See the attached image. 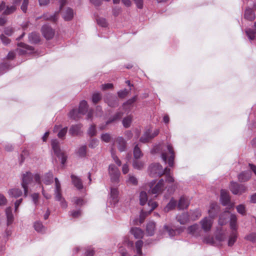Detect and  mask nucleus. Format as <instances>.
<instances>
[{
    "mask_svg": "<svg viewBox=\"0 0 256 256\" xmlns=\"http://www.w3.org/2000/svg\"><path fill=\"white\" fill-rule=\"evenodd\" d=\"M218 208L216 203H212L210 205V208L208 210L210 217H205L200 222L202 229L205 232H209L212 226V218L216 215Z\"/></svg>",
    "mask_w": 256,
    "mask_h": 256,
    "instance_id": "f257e3e1",
    "label": "nucleus"
},
{
    "mask_svg": "<svg viewBox=\"0 0 256 256\" xmlns=\"http://www.w3.org/2000/svg\"><path fill=\"white\" fill-rule=\"evenodd\" d=\"M34 178L36 182H40V176L38 174L33 176L30 172H26L23 174L22 186L24 190L25 196H26L28 194V186L32 184Z\"/></svg>",
    "mask_w": 256,
    "mask_h": 256,
    "instance_id": "f03ea898",
    "label": "nucleus"
},
{
    "mask_svg": "<svg viewBox=\"0 0 256 256\" xmlns=\"http://www.w3.org/2000/svg\"><path fill=\"white\" fill-rule=\"evenodd\" d=\"M161 156L164 162H166L168 159V164L172 167L174 164V152L171 144L167 143L166 148H162Z\"/></svg>",
    "mask_w": 256,
    "mask_h": 256,
    "instance_id": "7ed1b4c3",
    "label": "nucleus"
},
{
    "mask_svg": "<svg viewBox=\"0 0 256 256\" xmlns=\"http://www.w3.org/2000/svg\"><path fill=\"white\" fill-rule=\"evenodd\" d=\"M55 190L54 196L56 200L60 202V204L62 208H66L68 206L67 203L62 196L61 186L58 178H55Z\"/></svg>",
    "mask_w": 256,
    "mask_h": 256,
    "instance_id": "20e7f679",
    "label": "nucleus"
},
{
    "mask_svg": "<svg viewBox=\"0 0 256 256\" xmlns=\"http://www.w3.org/2000/svg\"><path fill=\"white\" fill-rule=\"evenodd\" d=\"M149 170L150 174L152 176H154L155 175L160 176L164 174V173H167L168 170V172H170V169L167 168L163 170L162 166L159 164H151L149 167Z\"/></svg>",
    "mask_w": 256,
    "mask_h": 256,
    "instance_id": "39448f33",
    "label": "nucleus"
},
{
    "mask_svg": "<svg viewBox=\"0 0 256 256\" xmlns=\"http://www.w3.org/2000/svg\"><path fill=\"white\" fill-rule=\"evenodd\" d=\"M52 146L55 154L61 160L62 164H64L66 160L64 154L61 150L58 142L56 140H52Z\"/></svg>",
    "mask_w": 256,
    "mask_h": 256,
    "instance_id": "423d86ee",
    "label": "nucleus"
},
{
    "mask_svg": "<svg viewBox=\"0 0 256 256\" xmlns=\"http://www.w3.org/2000/svg\"><path fill=\"white\" fill-rule=\"evenodd\" d=\"M155 184V181L152 180L150 183V192L154 194L158 195L161 194L164 189V181L162 179L160 180L154 187L152 186Z\"/></svg>",
    "mask_w": 256,
    "mask_h": 256,
    "instance_id": "0eeeda50",
    "label": "nucleus"
},
{
    "mask_svg": "<svg viewBox=\"0 0 256 256\" xmlns=\"http://www.w3.org/2000/svg\"><path fill=\"white\" fill-rule=\"evenodd\" d=\"M230 188L233 194L238 195L242 194L246 190V188L244 185L233 182H231Z\"/></svg>",
    "mask_w": 256,
    "mask_h": 256,
    "instance_id": "6e6552de",
    "label": "nucleus"
},
{
    "mask_svg": "<svg viewBox=\"0 0 256 256\" xmlns=\"http://www.w3.org/2000/svg\"><path fill=\"white\" fill-rule=\"evenodd\" d=\"M108 172L111 181L114 182H118L120 176L118 168L114 164H110L109 166Z\"/></svg>",
    "mask_w": 256,
    "mask_h": 256,
    "instance_id": "1a4fd4ad",
    "label": "nucleus"
},
{
    "mask_svg": "<svg viewBox=\"0 0 256 256\" xmlns=\"http://www.w3.org/2000/svg\"><path fill=\"white\" fill-rule=\"evenodd\" d=\"M220 200L222 204L224 206H228L229 209L234 206L233 203L230 202L228 192L225 190H222L220 191Z\"/></svg>",
    "mask_w": 256,
    "mask_h": 256,
    "instance_id": "9d476101",
    "label": "nucleus"
},
{
    "mask_svg": "<svg viewBox=\"0 0 256 256\" xmlns=\"http://www.w3.org/2000/svg\"><path fill=\"white\" fill-rule=\"evenodd\" d=\"M158 134L159 130L158 129L154 130L153 132H151L150 130H147L140 138V141L144 143L146 142L156 136Z\"/></svg>",
    "mask_w": 256,
    "mask_h": 256,
    "instance_id": "9b49d317",
    "label": "nucleus"
},
{
    "mask_svg": "<svg viewBox=\"0 0 256 256\" xmlns=\"http://www.w3.org/2000/svg\"><path fill=\"white\" fill-rule=\"evenodd\" d=\"M158 134L159 130L158 129L154 130L153 132H151L150 130H147L140 138V141L144 143L146 142L156 136Z\"/></svg>",
    "mask_w": 256,
    "mask_h": 256,
    "instance_id": "f8f14e48",
    "label": "nucleus"
},
{
    "mask_svg": "<svg viewBox=\"0 0 256 256\" xmlns=\"http://www.w3.org/2000/svg\"><path fill=\"white\" fill-rule=\"evenodd\" d=\"M61 10L62 17L64 20L69 21L74 18V13L72 8H66Z\"/></svg>",
    "mask_w": 256,
    "mask_h": 256,
    "instance_id": "ddd939ff",
    "label": "nucleus"
},
{
    "mask_svg": "<svg viewBox=\"0 0 256 256\" xmlns=\"http://www.w3.org/2000/svg\"><path fill=\"white\" fill-rule=\"evenodd\" d=\"M42 31L44 37L48 40L52 38L54 36V30L48 26H44L42 28Z\"/></svg>",
    "mask_w": 256,
    "mask_h": 256,
    "instance_id": "4468645a",
    "label": "nucleus"
},
{
    "mask_svg": "<svg viewBox=\"0 0 256 256\" xmlns=\"http://www.w3.org/2000/svg\"><path fill=\"white\" fill-rule=\"evenodd\" d=\"M187 231L188 234L194 236H198L200 235L201 230L196 224L188 226Z\"/></svg>",
    "mask_w": 256,
    "mask_h": 256,
    "instance_id": "2eb2a0df",
    "label": "nucleus"
},
{
    "mask_svg": "<svg viewBox=\"0 0 256 256\" xmlns=\"http://www.w3.org/2000/svg\"><path fill=\"white\" fill-rule=\"evenodd\" d=\"M81 128L82 125L80 124L72 125L70 128L69 133L72 136H79L82 132Z\"/></svg>",
    "mask_w": 256,
    "mask_h": 256,
    "instance_id": "dca6fc26",
    "label": "nucleus"
},
{
    "mask_svg": "<svg viewBox=\"0 0 256 256\" xmlns=\"http://www.w3.org/2000/svg\"><path fill=\"white\" fill-rule=\"evenodd\" d=\"M190 204V200L186 196H181L178 205L179 210H183L186 208Z\"/></svg>",
    "mask_w": 256,
    "mask_h": 256,
    "instance_id": "f3484780",
    "label": "nucleus"
},
{
    "mask_svg": "<svg viewBox=\"0 0 256 256\" xmlns=\"http://www.w3.org/2000/svg\"><path fill=\"white\" fill-rule=\"evenodd\" d=\"M58 12H56L54 14L46 13L44 14L42 18L46 20H50L53 22H56L58 20Z\"/></svg>",
    "mask_w": 256,
    "mask_h": 256,
    "instance_id": "a211bd4d",
    "label": "nucleus"
},
{
    "mask_svg": "<svg viewBox=\"0 0 256 256\" xmlns=\"http://www.w3.org/2000/svg\"><path fill=\"white\" fill-rule=\"evenodd\" d=\"M130 232L136 239L142 238L144 234L142 230L139 228H132L130 230Z\"/></svg>",
    "mask_w": 256,
    "mask_h": 256,
    "instance_id": "6ab92c4d",
    "label": "nucleus"
},
{
    "mask_svg": "<svg viewBox=\"0 0 256 256\" xmlns=\"http://www.w3.org/2000/svg\"><path fill=\"white\" fill-rule=\"evenodd\" d=\"M116 142L118 144V150L122 152L125 150L126 148V141L122 136L118 137L116 140Z\"/></svg>",
    "mask_w": 256,
    "mask_h": 256,
    "instance_id": "aec40b11",
    "label": "nucleus"
},
{
    "mask_svg": "<svg viewBox=\"0 0 256 256\" xmlns=\"http://www.w3.org/2000/svg\"><path fill=\"white\" fill-rule=\"evenodd\" d=\"M105 101L110 107H116L118 106V100L116 96H109L106 98Z\"/></svg>",
    "mask_w": 256,
    "mask_h": 256,
    "instance_id": "412c9836",
    "label": "nucleus"
},
{
    "mask_svg": "<svg viewBox=\"0 0 256 256\" xmlns=\"http://www.w3.org/2000/svg\"><path fill=\"white\" fill-rule=\"evenodd\" d=\"M137 96H136L132 97V98L128 100L126 102L123 104L124 109L128 112H129L132 107V104L136 101Z\"/></svg>",
    "mask_w": 256,
    "mask_h": 256,
    "instance_id": "4be33fe9",
    "label": "nucleus"
},
{
    "mask_svg": "<svg viewBox=\"0 0 256 256\" xmlns=\"http://www.w3.org/2000/svg\"><path fill=\"white\" fill-rule=\"evenodd\" d=\"M156 230V224L154 222H148L146 226V232L149 236L154 235Z\"/></svg>",
    "mask_w": 256,
    "mask_h": 256,
    "instance_id": "5701e85b",
    "label": "nucleus"
},
{
    "mask_svg": "<svg viewBox=\"0 0 256 256\" xmlns=\"http://www.w3.org/2000/svg\"><path fill=\"white\" fill-rule=\"evenodd\" d=\"M177 220L182 224H184L188 222L189 217L187 212L178 215L176 217Z\"/></svg>",
    "mask_w": 256,
    "mask_h": 256,
    "instance_id": "b1692460",
    "label": "nucleus"
},
{
    "mask_svg": "<svg viewBox=\"0 0 256 256\" xmlns=\"http://www.w3.org/2000/svg\"><path fill=\"white\" fill-rule=\"evenodd\" d=\"M251 177L250 172H244L238 176V180L240 182L248 181Z\"/></svg>",
    "mask_w": 256,
    "mask_h": 256,
    "instance_id": "393cba45",
    "label": "nucleus"
},
{
    "mask_svg": "<svg viewBox=\"0 0 256 256\" xmlns=\"http://www.w3.org/2000/svg\"><path fill=\"white\" fill-rule=\"evenodd\" d=\"M72 182L74 186L78 189H82L83 188L81 180L74 175H72Z\"/></svg>",
    "mask_w": 256,
    "mask_h": 256,
    "instance_id": "a878e982",
    "label": "nucleus"
},
{
    "mask_svg": "<svg viewBox=\"0 0 256 256\" xmlns=\"http://www.w3.org/2000/svg\"><path fill=\"white\" fill-rule=\"evenodd\" d=\"M6 214L7 218V224L10 225L12 224L14 220V216L12 214V210L11 207H8L6 209Z\"/></svg>",
    "mask_w": 256,
    "mask_h": 256,
    "instance_id": "bb28decb",
    "label": "nucleus"
},
{
    "mask_svg": "<svg viewBox=\"0 0 256 256\" xmlns=\"http://www.w3.org/2000/svg\"><path fill=\"white\" fill-rule=\"evenodd\" d=\"M237 217L234 214H231L230 216V228L236 231L237 229Z\"/></svg>",
    "mask_w": 256,
    "mask_h": 256,
    "instance_id": "cd10ccee",
    "label": "nucleus"
},
{
    "mask_svg": "<svg viewBox=\"0 0 256 256\" xmlns=\"http://www.w3.org/2000/svg\"><path fill=\"white\" fill-rule=\"evenodd\" d=\"M8 194L10 196L17 198L22 196V192L18 188H14L10 190Z\"/></svg>",
    "mask_w": 256,
    "mask_h": 256,
    "instance_id": "c85d7f7f",
    "label": "nucleus"
},
{
    "mask_svg": "<svg viewBox=\"0 0 256 256\" xmlns=\"http://www.w3.org/2000/svg\"><path fill=\"white\" fill-rule=\"evenodd\" d=\"M118 192L116 188H112L110 189V198L112 200V203L114 204L118 201Z\"/></svg>",
    "mask_w": 256,
    "mask_h": 256,
    "instance_id": "c756f323",
    "label": "nucleus"
},
{
    "mask_svg": "<svg viewBox=\"0 0 256 256\" xmlns=\"http://www.w3.org/2000/svg\"><path fill=\"white\" fill-rule=\"evenodd\" d=\"M88 104L86 100H82L78 108V113L84 114L88 110Z\"/></svg>",
    "mask_w": 256,
    "mask_h": 256,
    "instance_id": "7c9ffc66",
    "label": "nucleus"
},
{
    "mask_svg": "<svg viewBox=\"0 0 256 256\" xmlns=\"http://www.w3.org/2000/svg\"><path fill=\"white\" fill-rule=\"evenodd\" d=\"M244 18L250 21L253 20L254 19L255 15L251 8H248L246 9L244 13Z\"/></svg>",
    "mask_w": 256,
    "mask_h": 256,
    "instance_id": "2f4dec72",
    "label": "nucleus"
},
{
    "mask_svg": "<svg viewBox=\"0 0 256 256\" xmlns=\"http://www.w3.org/2000/svg\"><path fill=\"white\" fill-rule=\"evenodd\" d=\"M42 181L46 184H50L53 182V174L52 172L46 173L42 178Z\"/></svg>",
    "mask_w": 256,
    "mask_h": 256,
    "instance_id": "473e14b6",
    "label": "nucleus"
},
{
    "mask_svg": "<svg viewBox=\"0 0 256 256\" xmlns=\"http://www.w3.org/2000/svg\"><path fill=\"white\" fill-rule=\"evenodd\" d=\"M28 39L30 42L36 44L40 41L39 34L36 32H32L28 36Z\"/></svg>",
    "mask_w": 256,
    "mask_h": 256,
    "instance_id": "72a5a7b5",
    "label": "nucleus"
},
{
    "mask_svg": "<svg viewBox=\"0 0 256 256\" xmlns=\"http://www.w3.org/2000/svg\"><path fill=\"white\" fill-rule=\"evenodd\" d=\"M122 115L123 113L122 112H117L114 116H112L110 117L109 118V120L106 122V124H108L110 122L120 120L122 117Z\"/></svg>",
    "mask_w": 256,
    "mask_h": 256,
    "instance_id": "f704fd0d",
    "label": "nucleus"
},
{
    "mask_svg": "<svg viewBox=\"0 0 256 256\" xmlns=\"http://www.w3.org/2000/svg\"><path fill=\"white\" fill-rule=\"evenodd\" d=\"M86 145L82 146L78 148L76 154L79 156L84 158L86 156Z\"/></svg>",
    "mask_w": 256,
    "mask_h": 256,
    "instance_id": "c9c22d12",
    "label": "nucleus"
},
{
    "mask_svg": "<svg viewBox=\"0 0 256 256\" xmlns=\"http://www.w3.org/2000/svg\"><path fill=\"white\" fill-rule=\"evenodd\" d=\"M19 46L24 49L22 50H20V54H24L27 53L28 51L31 52L34 50V48L32 46H28L25 44L20 43L19 44Z\"/></svg>",
    "mask_w": 256,
    "mask_h": 256,
    "instance_id": "e433bc0d",
    "label": "nucleus"
},
{
    "mask_svg": "<svg viewBox=\"0 0 256 256\" xmlns=\"http://www.w3.org/2000/svg\"><path fill=\"white\" fill-rule=\"evenodd\" d=\"M237 238V234L236 231H233L231 233L230 236L228 241V246H232L234 245V242H236Z\"/></svg>",
    "mask_w": 256,
    "mask_h": 256,
    "instance_id": "4c0bfd02",
    "label": "nucleus"
},
{
    "mask_svg": "<svg viewBox=\"0 0 256 256\" xmlns=\"http://www.w3.org/2000/svg\"><path fill=\"white\" fill-rule=\"evenodd\" d=\"M254 29L253 30L248 29L246 31V35L250 40H252L255 38V34H256V22L254 23Z\"/></svg>",
    "mask_w": 256,
    "mask_h": 256,
    "instance_id": "58836bf2",
    "label": "nucleus"
},
{
    "mask_svg": "<svg viewBox=\"0 0 256 256\" xmlns=\"http://www.w3.org/2000/svg\"><path fill=\"white\" fill-rule=\"evenodd\" d=\"M132 116L131 115L125 117L122 120V124L126 128H129L132 122Z\"/></svg>",
    "mask_w": 256,
    "mask_h": 256,
    "instance_id": "ea45409f",
    "label": "nucleus"
},
{
    "mask_svg": "<svg viewBox=\"0 0 256 256\" xmlns=\"http://www.w3.org/2000/svg\"><path fill=\"white\" fill-rule=\"evenodd\" d=\"M34 228L36 231L38 232H45V228L42 223L40 222H36L34 224Z\"/></svg>",
    "mask_w": 256,
    "mask_h": 256,
    "instance_id": "a19ab883",
    "label": "nucleus"
},
{
    "mask_svg": "<svg viewBox=\"0 0 256 256\" xmlns=\"http://www.w3.org/2000/svg\"><path fill=\"white\" fill-rule=\"evenodd\" d=\"M176 204V202L174 198L170 200L169 203L166 205L164 208L165 212H168L174 209Z\"/></svg>",
    "mask_w": 256,
    "mask_h": 256,
    "instance_id": "79ce46f5",
    "label": "nucleus"
},
{
    "mask_svg": "<svg viewBox=\"0 0 256 256\" xmlns=\"http://www.w3.org/2000/svg\"><path fill=\"white\" fill-rule=\"evenodd\" d=\"M140 204L142 206L144 205L148 201V196L146 192H142L140 194Z\"/></svg>",
    "mask_w": 256,
    "mask_h": 256,
    "instance_id": "37998d69",
    "label": "nucleus"
},
{
    "mask_svg": "<svg viewBox=\"0 0 256 256\" xmlns=\"http://www.w3.org/2000/svg\"><path fill=\"white\" fill-rule=\"evenodd\" d=\"M134 156L136 159H138L142 156V154L138 146V145H136L134 149Z\"/></svg>",
    "mask_w": 256,
    "mask_h": 256,
    "instance_id": "c03bdc74",
    "label": "nucleus"
},
{
    "mask_svg": "<svg viewBox=\"0 0 256 256\" xmlns=\"http://www.w3.org/2000/svg\"><path fill=\"white\" fill-rule=\"evenodd\" d=\"M80 114L78 113V110H72L69 112L68 116L71 118L77 120L80 118L79 114Z\"/></svg>",
    "mask_w": 256,
    "mask_h": 256,
    "instance_id": "a18cd8bd",
    "label": "nucleus"
},
{
    "mask_svg": "<svg viewBox=\"0 0 256 256\" xmlns=\"http://www.w3.org/2000/svg\"><path fill=\"white\" fill-rule=\"evenodd\" d=\"M143 246V242L142 240H138L136 242V248L137 254L140 256L142 254V248Z\"/></svg>",
    "mask_w": 256,
    "mask_h": 256,
    "instance_id": "49530a36",
    "label": "nucleus"
},
{
    "mask_svg": "<svg viewBox=\"0 0 256 256\" xmlns=\"http://www.w3.org/2000/svg\"><path fill=\"white\" fill-rule=\"evenodd\" d=\"M132 165L134 168L141 170L144 168V162L142 161L134 160Z\"/></svg>",
    "mask_w": 256,
    "mask_h": 256,
    "instance_id": "de8ad7c7",
    "label": "nucleus"
},
{
    "mask_svg": "<svg viewBox=\"0 0 256 256\" xmlns=\"http://www.w3.org/2000/svg\"><path fill=\"white\" fill-rule=\"evenodd\" d=\"M237 212L244 216L246 214V208L244 204H239L236 207Z\"/></svg>",
    "mask_w": 256,
    "mask_h": 256,
    "instance_id": "09e8293b",
    "label": "nucleus"
},
{
    "mask_svg": "<svg viewBox=\"0 0 256 256\" xmlns=\"http://www.w3.org/2000/svg\"><path fill=\"white\" fill-rule=\"evenodd\" d=\"M101 98L102 96L98 92L94 94L92 96V101L95 104L98 102Z\"/></svg>",
    "mask_w": 256,
    "mask_h": 256,
    "instance_id": "8fccbe9b",
    "label": "nucleus"
},
{
    "mask_svg": "<svg viewBox=\"0 0 256 256\" xmlns=\"http://www.w3.org/2000/svg\"><path fill=\"white\" fill-rule=\"evenodd\" d=\"M98 24L102 26V27H106L108 26V23L106 22V20L104 18H98L96 19Z\"/></svg>",
    "mask_w": 256,
    "mask_h": 256,
    "instance_id": "3c124183",
    "label": "nucleus"
},
{
    "mask_svg": "<svg viewBox=\"0 0 256 256\" xmlns=\"http://www.w3.org/2000/svg\"><path fill=\"white\" fill-rule=\"evenodd\" d=\"M16 10V7L15 6H8L6 10L4 12L5 14H12Z\"/></svg>",
    "mask_w": 256,
    "mask_h": 256,
    "instance_id": "603ef678",
    "label": "nucleus"
},
{
    "mask_svg": "<svg viewBox=\"0 0 256 256\" xmlns=\"http://www.w3.org/2000/svg\"><path fill=\"white\" fill-rule=\"evenodd\" d=\"M126 182L128 183H129V184H136L137 183H138V180H137V179L136 178L132 176V175H131V174H129L128 175V180H126Z\"/></svg>",
    "mask_w": 256,
    "mask_h": 256,
    "instance_id": "864d4df0",
    "label": "nucleus"
},
{
    "mask_svg": "<svg viewBox=\"0 0 256 256\" xmlns=\"http://www.w3.org/2000/svg\"><path fill=\"white\" fill-rule=\"evenodd\" d=\"M164 230L166 231L168 233V235L170 236H174L176 234V230H174L173 229H171L168 226L166 225H165L164 227Z\"/></svg>",
    "mask_w": 256,
    "mask_h": 256,
    "instance_id": "5fc2aeb1",
    "label": "nucleus"
},
{
    "mask_svg": "<svg viewBox=\"0 0 256 256\" xmlns=\"http://www.w3.org/2000/svg\"><path fill=\"white\" fill-rule=\"evenodd\" d=\"M68 128L66 127L61 128L58 132V136L60 138H62L67 132Z\"/></svg>",
    "mask_w": 256,
    "mask_h": 256,
    "instance_id": "6e6d98bb",
    "label": "nucleus"
},
{
    "mask_svg": "<svg viewBox=\"0 0 256 256\" xmlns=\"http://www.w3.org/2000/svg\"><path fill=\"white\" fill-rule=\"evenodd\" d=\"M98 144V140L96 139H92L90 141L88 146L90 148H94Z\"/></svg>",
    "mask_w": 256,
    "mask_h": 256,
    "instance_id": "4d7b16f0",
    "label": "nucleus"
},
{
    "mask_svg": "<svg viewBox=\"0 0 256 256\" xmlns=\"http://www.w3.org/2000/svg\"><path fill=\"white\" fill-rule=\"evenodd\" d=\"M96 130L95 128V126L92 125L90 127V128L88 130V134L90 136H94V135H96Z\"/></svg>",
    "mask_w": 256,
    "mask_h": 256,
    "instance_id": "13d9d810",
    "label": "nucleus"
},
{
    "mask_svg": "<svg viewBox=\"0 0 256 256\" xmlns=\"http://www.w3.org/2000/svg\"><path fill=\"white\" fill-rule=\"evenodd\" d=\"M246 238L253 242H256V234L252 233L246 236Z\"/></svg>",
    "mask_w": 256,
    "mask_h": 256,
    "instance_id": "bf43d9fd",
    "label": "nucleus"
},
{
    "mask_svg": "<svg viewBox=\"0 0 256 256\" xmlns=\"http://www.w3.org/2000/svg\"><path fill=\"white\" fill-rule=\"evenodd\" d=\"M148 206L150 207V209L148 212V213H150L155 208L158 206V204L156 202L150 200L148 202Z\"/></svg>",
    "mask_w": 256,
    "mask_h": 256,
    "instance_id": "052dcab7",
    "label": "nucleus"
},
{
    "mask_svg": "<svg viewBox=\"0 0 256 256\" xmlns=\"http://www.w3.org/2000/svg\"><path fill=\"white\" fill-rule=\"evenodd\" d=\"M129 93V91L126 89L120 90L118 92V94L120 98H124Z\"/></svg>",
    "mask_w": 256,
    "mask_h": 256,
    "instance_id": "680f3d73",
    "label": "nucleus"
},
{
    "mask_svg": "<svg viewBox=\"0 0 256 256\" xmlns=\"http://www.w3.org/2000/svg\"><path fill=\"white\" fill-rule=\"evenodd\" d=\"M8 202L6 198L2 194H0V206H4Z\"/></svg>",
    "mask_w": 256,
    "mask_h": 256,
    "instance_id": "e2e57ef3",
    "label": "nucleus"
},
{
    "mask_svg": "<svg viewBox=\"0 0 256 256\" xmlns=\"http://www.w3.org/2000/svg\"><path fill=\"white\" fill-rule=\"evenodd\" d=\"M101 138L104 142H108L110 141L111 137L110 134L106 133L102 135Z\"/></svg>",
    "mask_w": 256,
    "mask_h": 256,
    "instance_id": "0e129e2a",
    "label": "nucleus"
},
{
    "mask_svg": "<svg viewBox=\"0 0 256 256\" xmlns=\"http://www.w3.org/2000/svg\"><path fill=\"white\" fill-rule=\"evenodd\" d=\"M204 242L210 244H214L215 243L214 238L210 236L206 237L204 240Z\"/></svg>",
    "mask_w": 256,
    "mask_h": 256,
    "instance_id": "69168bd1",
    "label": "nucleus"
},
{
    "mask_svg": "<svg viewBox=\"0 0 256 256\" xmlns=\"http://www.w3.org/2000/svg\"><path fill=\"white\" fill-rule=\"evenodd\" d=\"M226 238V236L223 233H220L216 236V239L220 242L224 241Z\"/></svg>",
    "mask_w": 256,
    "mask_h": 256,
    "instance_id": "338daca9",
    "label": "nucleus"
},
{
    "mask_svg": "<svg viewBox=\"0 0 256 256\" xmlns=\"http://www.w3.org/2000/svg\"><path fill=\"white\" fill-rule=\"evenodd\" d=\"M0 40L4 44L6 45L10 42V40L3 34L0 35Z\"/></svg>",
    "mask_w": 256,
    "mask_h": 256,
    "instance_id": "774afa93",
    "label": "nucleus"
}]
</instances>
